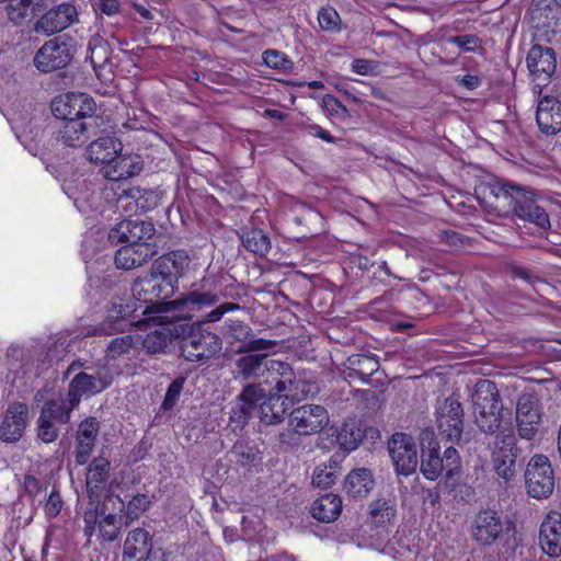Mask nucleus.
I'll list each match as a JSON object with an SVG mask.
<instances>
[{"label": "nucleus", "instance_id": "1", "mask_svg": "<svg viewBox=\"0 0 561 561\" xmlns=\"http://www.w3.org/2000/svg\"><path fill=\"white\" fill-rule=\"evenodd\" d=\"M479 194L485 206L499 215L514 214L541 229H549L551 226L548 214L537 204L535 194L524 186L495 180L481 184Z\"/></svg>", "mask_w": 561, "mask_h": 561}, {"label": "nucleus", "instance_id": "2", "mask_svg": "<svg viewBox=\"0 0 561 561\" xmlns=\"http://www.w3.org/2000/svg\"><path fill=\"white\" fill-rule=\"evenodd\" d=\"M241 306L226 301L206 312L202 319L190 328L182 337L181 354L192 363H203L214 357L221 350V339L205 328V324L219 322L228 312L240 310Z\"/></svg>", "mask_w": 561, "mask_h": 561}, {"label": "nucleus", "instance_id": "3", "mask_svg": "<svg viewBox=\"0 0 561 561\" xmlns=\"http://www.w3.org/2000/svg\"><path fill=\"white\" fill-rule=\"evenodd\" d=\"M78 371L69 382L68 392L64 400L75 409L82 397H91L107 389L113 380L112 368L103 362L87 363L73 360L67 368L65 376Z\"/></svg>", "mask_w": 561, "mask_h": 561}, {"label": "nucleus", "instance_id": "4", "mask_svg": "<svg viewBox=\"0 0 561 561\" xmlns=\"http://www.w3.org/2000/svg\"><path fill=\"white\" fill-rule=\"evenodd\" d=\"M329 413L320 404H304L289 413V426L291 431L279 434V442L290 445L295 435H313L321 432L329 424Z\"/></svg>", "mask_w": 561, "mask_h": 561}, {"label": "nucleus", "instance_id": "5", "mask_svg": "<svg viewBox=\"0 0 561 561\" xmlns=\"http://www.w3.org/2000/svg\"><path fill=\"white\" fill-rule=\"evenodd\" d=\"M525 485L529 496L542 500L549 497L554 489V472L549 458L535 454L525 470Z\"/></svg>", "mask_w": 561, "mask_h": 561}, {"label": "nucleus", "instance_id": "6", "mask_svg": "<svg viewBox=\"0 0 561 561\" xmlns=\"http://www.w3.org/2000/svg\"><path fill=\"white\" fill-rule=\"evenodd\" d=\"M542 407L534 393H522L516 402L515 422L518 437L534 440L542 424Z\"/></svg>", "mask_w": 561, "mask_h": 561}, {"label": "nucleus", "instance_id": "7", "mask_svg": "<svg viewBox=\"0 0 561 561\" xmlns=\"http://www.w3.org/2000/svg\"><path fill=\"white\" fill-rule=\"evenodd\" d=\"M72 410L61 397L46 401L37 420V437L46 444L55 442L60 426L69 422Z\"/></svg>", "mask_w": 561, "mask_h": 561}, {"label": "nucleus", "instance_id": "8", "mask_svg": "<svg viewBox=\"0 0 561 561\" xmlns=\"http://www.w3.org/2000/svg\"><path fill=\"white\" fill-rule=\"evenodd\" d=\"M435 422L439 435L447 440L457 443L463 432V409L454 397L437 400Z\"/></svg>", "mask_w": 561, "mask_h": 561}, {"label": "nucleus", "instance_id": "9", "mask_svg": "<svg viewBox=\"0 0 561 561\" xmlns=\"http://www.w3.org/2000/svg\"><path fill=\"white\" fill-rule=\"evenodd\" d=\"M516 436L512 432L497 434L491 451V462L497 477L505 481L512 480L516 473Z\"/></svg>", "mask_w": 561, "mask_h": 561}, {"label": "nucleus", "instance_id": "10", "mask_svg": "<svg viewBox=\"0 0 561 561\" xmlns=\"http://www.w3.org/2000/svg\"><path fill=\"white\" fill-rule=\"evenodd\" d=\"M219 295L210 289L195 288L180 298L165 304V311H173L175 318L192 319L197 312L218 306Z\"/></svg>", "mask_w": 561, "mask_h": 561}, {"label": "nucleus", "instance_id": "11", "mask_svg": "<svg viewBox=\"0 0 561 561\" xmlns=\"http://www.w3.org/2000/svg\"><path fill=\"white\" fill-rule=\"evenodd\" d=\"M96 104L87 93H68L59 95L51 102V113L61 122L87 118L94 115Z\"/></svg>", "mask_w": 561, "mask_h": 561}, {"label": "nucleus", "instance_id": "12", "mask_svg": "<svg viewBox=\"0 0 561 561\" xmlns=\"http://www.w3.org/2000/svg\"><path fill=\"white\" fill-rule=\"evenodd\" d=\"M508 530V523L493 510H481L471 523V537L479 545L490 546Z\"/></svg>", "mask_w": 561, "mask_h": 561}, {"label": "nucleus", "instance_id": "13", "mask_svg": "<svg viewBox=\"0 0 561 561\" xmlns=\"http://www.w3.org/2000/svg\"><path fill=\"white\" fill-rule=\"evenodd\" d=\"M78 22V10L71 2H62L45 12L34 24L36 34L51 36Z\"/></svg>", "mask_w": 561, "mask_h": 561}, {"label": "nucleus", "instance_id": "14", "mask_svg": "<svg viewBox=\"0 0 561 561\" xmlns=\"http://www.w3.org/2000/svg\"><path fill=\"white\" fill-rule=\"evenodd\" d=\"M222 333L231 342H239L238 353H256L267 351L276 345L275 341L256 337L253 330L243 321L227 319Z\"/></svg>", "mask_w": 561, "mask_h": 561}, {"label": "nucleus", "instance_id": "15", "mask_svg": "<svg viewBox=\"0 0 561 561\" xmlns=\"http://www.w3.org/2000/svg\"><path fill=\"white\" fill-rule=\"evenodd\" d=\"M389 454L396 471L402 476H410L417 467V450L413 438L404 433H397L388 444Z\"/></svg>", "mask_w": 561, "mask_h": 561}, {"label": "nucleus", "instance_id": "16", "mask_svg": "<svg viewBox=\"0 0 561 561\" xmlns=\"http://www.w3.org/2000/svg\"><path fill=\"white\" fill-rule=\"evenodd\" d=\"M266 396V389L260 385H247L236 398L230 410V423L233 431L242 430L252 416L259 402Z\"/></svg>", "mask_w": 561, "mask_h": 561}, {"label": "nucleus", "instance_id": "17", "mask_svg": "<svg viewBox=\"0 0 561 561\" xmlns=\"http://www.w3.org/2000/svg\"><path fill=\"white\" fill-rule=\"evenodd\" d=\"M154 232V226L150 221L123 220L111 229L108 232V241L112 244L125 242L137 245H152L149 241L152 239Z\"/></svg>", "mask_w": 561, "mask_h": 561}, {"label": "nucleus", "instance_id": "18", "mask_svg": "<svg viewBox=\"0 0 561 561\" xmlns=\"http://www.w3.org/2000/svg\"><path fill=\"white\" fill-rule=\"evenodd\" d=\"M134 296L145 302H158L173 294L174 284L151 268V273L137 278L131 287Z\"/></svg>", "mask_w": 561, "mask_h": 561}, {"label": "nucleus", "instance_id": "19", "mask_svg": "<svg viewBox=\"0 0 561 561\" xmlns=\"http://www.w3.org/2000/svg\"><path fill=\"white\" fill-rule=\"evenodd\" d=\"M270 363L267 355L245 353L234 363V378L264 388Z\"/></svg>", "mask_w": 561, "mask_h": 561}, {"label": "nucleus", "instance_id": "20", "mask_svg": "<svg viewBox=\"0 0 561 561\" xmlns=\"http://www.w3.org/2000/svg\"><path fill=\"white\" fill-rule=\"evenodd\" d=\"M72 59L70 48L57 38L46 42L34 57L35 67L44 72L66 67Z\"/></svg>", "mask_w": 561, "mask_h": 561}, {"label": "nucleus", "instance_id": "21", "mask_svg": "<svg viewBox=\"0 0 561 561\" xmlns=\"http://www.w3.org/2000/svg\"><path fill=\"white\" fill-rule=\"evenodd\" d=\"M96 118L67 119L58 127V139L68 147H80L85 144L91 135H95Z\"/></svg>", "mask_w": 561, "mask_h": 561}, {"label": "nucleus", "instance_id": "22", "mask_svg": "<svg viewBox=\"0 0 561 561\" xmlns=\"http://www.w3.org/2000/svg\"><path fill=\"white\" fill-rule=\"evenodd\" d=\"M28 408L21 402L10 404L0 423V438L5 443H15L24 434L27 424Z\"/></svg>", "mask_w": 561, "mask_h": 561}, {"label": "nucleus", "instance_id": "23", "mask_svg": "<svg viewBox=\"0 0 561 561\" xmlns=\"http://www.w3.org/2000/svg\"><path fill=\"white\" fill-rule=\"evenodd\" d=\"M125 508L124 501L114 493H107L101 506V516L99 520L100 535L105 541H114L118 538L119 526L116 512Z\"/></svg>", "mask_w": 561, "mask_h": 561}, {"label": "nucleus", "instance_id": "24", "mask_svg": "<svg viewBox=\"0 0 561 561\" xmlns=\"http://www.w3.org/2000/svg\"><path fill=\"white\" fill-rule=\"evenodd\" d=\"M528 70L537 80H548L556 71V54L551 47L534 45L526 58Z\"/></svg>", "mask_w": 561, "mask_h": 561}, {"label": "nucleus", "instance_id": "25", "mask_svg": "<svg viewBox=\"0 0 561 561\" xmlns=\"http://www.w3.org/2000/svg\"><path fill=\"white\" fill-rule=\"evenodd\" d=\"M539 545L550 557L561 556V514L552 511L547 514L540 526Z\"/></svg>", "mask_w": 561, "mask_h": 561}, {"label": "nucleus", "instance_id": "26", "mask_svg": "<svg viewBox=\"0 0 561 561\" xmlns=\"http://www.w3.org/2000/svg\"><path fill=\"white\" fill-rule=\"evenodd\" d=\"M536 121L539 129L547 135L561 130V102L553 96H543L537 105Z\"/></svg>", "mask_w": 561, "mask_h": 561}, {"label": "nucleus", "instance_id": "27", "mask_svg": "<svg viewBox=\"0 0 561 561\" xmlns=\"http://www.w3.org/2000/svg\"><path fill=\"white\" fill-rule=\"evenodd\" d=\"M141 170L142 163L139 157L118 152L114 159L102 167L101 173L106 180L118 182L139 174Z\"/></svg>", "mask_w": 561, "mask_h": 561}, {"label": "nucleus", "instance_id": "28", "mask_svg": "<svg viewBox=\"0 0 561 561\" xmlns=\"http://www.w3.org/2000/svg\"><path fill=\"white\" fill-rule=\"evenodd\" d=\"M190 256L184 250L171 251L157 259L152 265L153 271L159 273L171 283L175 284L187 270Z\"/></svg>", "mask_w": 561, "mask_h": 561}, {"label": "nucleus", "instance_id": "29", "mask_svg": "<svg viewBox=\"0 0 561 561\" xmlns=\"http://www.w3.org/2000/svg\"><path fill=\"white\" fill-rule=\"evenodd\" d=\"M111 462L105 457L94 458L85 472V485L89 499L100 500L110 478Z\"/></svg>", "mask_w": 561, "mask_h": 561}, {"label": "nucleus", "instance_id": "30", "mask_svg": "<svg viewBox=\"0 0 561 561\" xmlns=\"http://www.w3.org/2000/svg\"><path fill=\"white\" fill-rule=\"evenodd\" d=\"M156 254L154 245L126 243L116 251L114 262L117 268L131 270L141 266Z\"/></svg>", "mask_w": 561, "mask_h": 561}, {"label": "nucleus", "instance_id": "31", "mask_svg": "<svg viewBox=\"0 0 561 561\" xmlns=\"http://www.w3.org/2000/svg\"><path fill=\"white\" fill-rule=\"evenodd\" d=\"M471 401L476 423H485L486 420L483 419V415L485 416V407L501 402L495 383L489 379H480L474 386Z\"/></svg>", "mask_w": 561, "mask_h": 561}, {"label": "nucleus", "instance_id": "32", "mask_svg": "<svg viewBox=\"0 0 561 561\" xmlns=\"http://www.w3.org/2000/svg\"><path fill=\"white\" fill-rule=\"evenodd\" d=\"M152 549L150 534L144 528L131 530L125 542L123 556L130 561H146Z\"/></svg>", "mask_w": 561, "mask_h": 561}, {"label": "nucleus", "instance_id": "33", "mask_svg": "<svg viewBox=\"0 0 561 561\" xmlns=\"http://www.w3.org/2000/svg\"><path fill=\"white\" fill-rule=\"evenodd\" d=\"M122 150V144L115 137L106 136L92 141L87 150L85 157L95 164H107Z\"/></svg>", "mask_w": 561, "mask_h": 561}, {"label": "nucleus", "instance_id": "34", "mask_svg": "<svg viewBox=\"0 0 561 561\" xmlns=\"http://www.w3.org/2000/svg\"><path fill=\"white\" fill-rule=\"evenodd\" d=\"M289 409L287 398L275 394L264 398L259 407V417L266 425L280 423Z\"/></svg>", "mask_w": 561, "mask_h": 561}, {"label": "nucleus", "instance_id": "35", "mask_svg": "<svg viewBox=\"0 0 561 561\" xmlns=\"http://www.w3.org/2000/svg\"><path fill=\"white\" fill-rule=\"evenodd\" d=\"M342 500L335 494H324L317 499L311 505V515L322 522H334L341 514Z\"/></svg>", "mask_w": 561, "mask_h": 561}, {"label": "nucleus", "instance_id": "36", "mask_svg": "<svg viewBox=\"0 0 561 561\" xmlns=\"http://www.w3.org/2000/svg\"><path fill=\"white\" fill-rule=\"evenodd\" d=\"M294 373L293 367L288 363L271 359L265 386H268L270 390H275L278 394L283 393V390L288 389L290 378H294Z\"/></svg>", "mask_w": 561, "mask_h": 561}, {"label": "nucleus", "instance_id": "37", "mask_svg": "<svg viewBox=\"0 0 561 561\" xmlns=\"http://www.w3.org/2000/svg\"><path fill=\"white\" fill-rule=\"evenodd\" d=\"M375 481L368 469L360 468L347 474L344 489L352 497H364L374 488Z\"/></svg>", "mask_w": 561, "mask_h": 561}, {"label": "nucleus", "instance_id": "38", "mask_svg": "<svg viewBox=\"0 0 561 561\" xmlns=\"http://www.w3.org/2000/svg\"><path fill=\"white\" fill-rule=\"evenodd\" d=\"M88 58L95 71L101 77L111 58V49L107 41L100 34L93 35L88 43Z\"/></svg>", "mask_w": 561, "mask_h": 561}, {"label": "nucleus", "instance_id": "39", "mask_svg": "<svg viewBox=\"0 0 561 561\" xmlns=\"http://www.w3.org/2000/svg\"><path fill=\"white\" fill-rule=\"evenodd\" d=\"M243 247L255 255L264 256L271 250L270 237L261 229H250L240 236Z\"/></svg>", "mask_w": 561, "mask_h": 561}, {"label": "nucleus", "instance_id": "40", "mask_svg": "<svg viewBox=\"0 0 561 561\" xmlns=\"http://www.w3.org/2000/svg\"><path fill=\"white\" fill-rule=\"evenodd\" d=\"M348 369L362 380H367L379 369V360L375 355L354 354L347 358Z\"/></svg>", "mask_w": 561, "mask_h": 561}, {"label": "nucleus", "instance_id": "41", "mask_svg": "<svg viewBox=\"0 0 561 561\" xmlns=\"http://www.w3.org/2000/svg\"><path fill=\"white\" fill-rule=\"evenodd\" d=\"M319 391L318 386L314 382L308 381L302 377L296 375L294 373V378H290V385L288 389L283 390L285 393V398L289 402L291 401H301L309 397H313Z\"/></svg>", "mask_w": 561, "mask_h": 561}, {"label": "nucleus", "instance_id": "42", "mask_svg": "<svg viewBox=\"0 0 561 561\" xmlns=\"http://www.w3.org/2000/svg\"><path fill=\"white\" fill-rule=\"evenodd\" d=\"M445 471V466L438 450L433 447L427 450H422L421 472L427 480H436L442 472Z\"/></svg>", "mask_w": 561, "mask_h": 561}, {"label": "nucleus", "instance_id": "43", "mask_svg": "<svg viewBox=\"0 0 561 561\" xmlns=\"http://www.w3.org/2000/svg\"><path fill=\"white\" fill-rule=\"evenodd\" d=\"M231 456L240 466L253 465L260 459V451L255 445L247 442H237L231 448Z\"/></svg>", "mask_w": 561, "mask_h": 561}, {"label": "nucleus", "instance_id": "44", "mask_svg": "<svg viewBox=\"0 0 561 561\" xmlns=\"http://www.w3.org/2000/svg\"><path fill=\"white\" fill-rule=\"evenodd\" d=\"M370 515L375 523H390L397 513L396 504L389 500L378 499L369 505Z\"/></svg>", "mask_w": 561, "mask_h": 561}, {"label": "nucleus", "instance_id": "45", "mask_svg": "<svg viewBox=\"0 0 561 561\" xmlns=\"http://www.w3.org/2000/svg\"><path fill=\"white\" fill-rule=\"evenodd\" d=\"M502 411L503 404L501 402L494 403V405L485 407V416L483 415L485 423H476L483 433L494 434L499 431L502 423Z\"/></svg>", "mask_w": 561, "mask_h": 561}, {"label": "nucleus", "instance_id": "46", "mask_svg": "<svg viewBox=\"0 0 561 561\" xmlns=\"http://www.w3.org/2000/svg\"><path fill=\"white\" fill-rule=\"evenodd\" d=\"M362 433L353 424H343L337 431L336 440L345 450H354L362 440Z\"/></svg>", "mask_w": 561, "mask_h": 561}, {"label": "nucleus", "instance_id": "47", "mask_svg": "<svg viewBox=\"0 0 561 561\" xmlns=\"http://www.w3.org/2000/svg\"><path fill=\"white\" fill-rule=\"evenodd\" d=\"M33 0H9L7 5V14L11 22L19 25L22 24L31 12Z\"/></svg>", "mask_w": 561, "mask_h": 561}, {"label": "nucleus", "instance_id": "48", "mask_svg": "<svg viewBox=\"0 0 561 561\" xmlns=\"http://www.w3.org/2000/svg\"><path fill=\"white\" fill-rule=\"evenodd\" d=\"M171 341L170 334L162 331H153L147 334L144 341V348L149 354L162 353Z\"/></svg>", "mask_w": 561, "mask_h": 561}, {"label": "nucleus", "instance_id": "49", "mask_svg": "<svg viewBox=\"0 0 561 561\" xmlns=\"http://www.w3.org/2000/svg\"><path fill=\"white\" fill-rule=\"evenodd\" d=\"M318 22L321 30L325 32H339L341 30V18L332 7L321 8L318 12Z\"/></svg>", "mask_w": 561, "mask_h": 561}, {"label": "nucleus", "instance_id": "50", "mask_svg": "<svg viewBox=\"0 0 561 561\" xmlns=\"http://www.w3.org/2000/svg\"><path fill=\"white\" fill-rule=\"evenodd\" d=\"M101 510L99 511V500L89 499L87 510L83 515L84 520V535L90 539L94 531L99 520L101 519Z\"/></svg>", "mask_w": 561, "mask_h": 561}, {"label": "nucleus", "instance_id": "51", "mask_svg": "<svg viewBox=\"0 0 561 561\" xmlns=\"http://www.w3.org/2000/svg\"><path fill=\"white\" fill-rule=\"evenodd\" d=\"M150 505V500L147 494L138 493L136 494L127 504L125 524L137 519Z\"/></svg>", "mask_w": 561, "mask_h": 561}, {"label": "nucleus", "instance_id": "52", "mask_svg": "<svg viewBox=\"0 0 561 561\" xmlns=\"http://www.w3.org/2000/svg\"><path fill=\"white\" fill-rule=\"evenodd\" d=\"M185 381L186 378L184 376H179L170 383L161 404V409L163 411H170L174 408L183 390Z\"/></svg>", "mask_w": 561, "mask_h": 561}, {"label": "nucleus", "instance_id": "53", "mask_svg": "<svg viewBox=\"0 0 561 561\" xmlns=\"http://www.w3.org/2000/svg\"><path fill=\"white\" fill-rule=\"evenodd\" d=\"M99 433V422L95 417L82 421L77 433V440L93 443L95 445Z\"/></svg>", "mask_w": 561, "mask_h": 561}, {"label": "nucleus", "instance_id": "54", "mask_svg": "<svg viewBox=\"0 0 561 561\" xmlns=\"http://www.w3.org/2000/svg\"><path fill=\"white\" fill-rule=\"evenodd\" d=\"M133 337L130 335H123L113 339L107 348L106 354L108 357L115 359L126 353L131 348Z\"/></svg>", "mask_w": 561, "mask_h": 561}, {"label": "nucleus", "instance_id": "55", "mask_svg": "<svg viewBox=\"0 0 561 561\" xmlns=\"http://www.w3.org/2000/svg\"><path fill=\"white\" fill-rule=\"evenodd\" d=\"M446 42L457 45L463 51H477L481 48V39L474 34L450 36Z\"/></svg>", "mask_w": 561, "mask_h": 561}, {"label": "nucleus", "instance_id": "56", "mask_svg": "<svg viewBox=\"0 0 561 561\" xmlns=\"http://www.w3.org/2000/svg\"><path fill=\"white\" fill-rule=\"evenodd\" d=\"M263 60L267 67L277 70H287L291 66V61L284 54L273 49L263 53Z\"/></svg>", "mask_w": 561, "mask_h": 561}, {"label": "nucleus", "instance_id": "57", "mask_svg": "<svg viewBox=\"0 0 561 561\" xmlns=\"http://www.w3.org/2000/svg\"><path fill=\"white\" fill-rule=\"evenodd\" d=\"M336 479L337 473L332 467H325L323 469L317 468L312 477V484L318 488L327 489L334 484Z\"/></svg>", "mask_w": 561, "mask_h": 561}, {"label": "nucleus", "instance_id": "58", "mask_svg": "<svg viewBox=\"0 0 561 561\" xmlns=\"http://www.w3.org/2000/svg\"><path fill=\"white\" fill-rule=\"evenodd\" d=\"M445 472L448 478H451L454 474H457L460 469V459L458 451L453 446L447 447L444 451V457L442 458Z\"/></svg>", "mask_w": 561, "mask_h": 561}, {"label": "nucleus", "instance_id": "59", "mask_svg": "<svg viewBox=\"0 0 561 561\" xmlns=\"http://www.w3.org/2000/svg\"><path fill=\"white\" fill-rule=\"evenodd\" d=\"M62 505H64V501H62L60 494L57 491L53 490L51 493L49 494V496L46 501L45 507H44L46 516L48 518L57 517L62 510Z\"/></svg>", "mask_w": 561, "mask_h": 561}, {"label": "nucleus", "instance_id": "60", "mask_svg": "<svg viewBox=\"0 0 561 561\" xmlns=\"http://www.w3.org/2000/svg\"><path fill=\"white\" fill-rule=\"evenodd\" d=\"M94 446L95 445L93 443L77 440V447L75 451L76 462L80 466L87 463Z\"/></svg>", "mask_w": 561, "mask_h": 561}, {"label": "nucleus", "instance_id": "61", "mask_svg": "<svg viewBox=\"0 0 561 561\" xmlns=\"http://www.w3.org/2000/svg\"><path fill=\"white\" fill-rule=\"evenodd\" d=\"M323 104L328 112L332 115H340L341 113L346 114L347 108L333 95L327 94L323 98Z\"/></svg>", "mask_w": 561, "mask_h": 561}, {"label": "nucleus", "instance_id": "62", "mask_svg": "<svg viewBox=\"0 0 561 561\" xmlns=\"http://www.w3.org/2000/svg\"><path fill=\"white\" fill-rule=\"evenodd\" d=\"M512 561H536L531 548L515 545L512 552Z\"/></svg>", "mask_w": 561, "mask_h": 561}, {"label": "nucleus", "instance_id": "63", "mask_svg": "<svg viewBox=\"0 0 561 561\" xmlns=\"http://www.w3.org/2000/svg\"><path fill=\"white\" fill-rule=\"evenodd\" d=\"M98 10L108 16L119 13L121 5L118 0H99Z\"/></svg>", "mask_w": 561, "mask_h": 561}, {"label": "nucleus", "instance_id": "64", "mask_svg": "<svg viewBox=\"0 0 561 561\" xmlns=\"http://www.w3.org/2000/svg\"><path fill=\"white\" fill-rule=\"evenodd\" d=\"M305 128L312 136H316V137L324 140L327 142H330V144L335 142V138L317 124H310V125L306 126Z\"/></svg>", "mask_w": 561, "mask_h": 561}]
</instances>
